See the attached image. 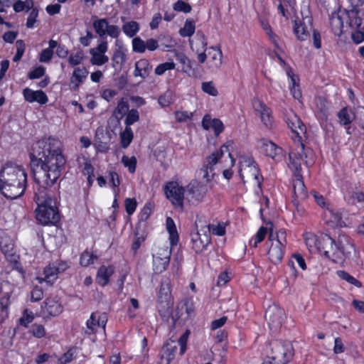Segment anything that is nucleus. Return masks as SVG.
<instances>
[{"instance_id": "f257e3e1", "label": "nucleus", "mask_w": 364, "mask_h": 364, "mask_svg": "<svg viewBox=\"0 0 364 364\" xmlns=\"http://www.w3.org/2000/svg\"><path fill=\"white\" fill-rule=\"evenodd\" d=\"M29 158L36 183L33 198L37 204L36 218L43 225H55L60 218L51 188L66 163L60 141L51 136L38 140L31 146Z\"/></svg>"}, {"instance_id": "f03ea898", "label": "nucleus", "mask_w": 364, "mask_h": 364, "mask_svg": "<svg viewBox=\"0 0 364 364\" xmlns=\"http://www.w3.org/2000/svg\"><path fill=\"white\" fill-rule=\"evenodd\" d=\"M284 120L291 131V139L296 147L289 153L288 167L292 172V204L298 205V200H304L309 197L304 184L301 163L309 168L315 163L314 150L305 146L303 138L306 137V127L300 117L292 109L286 110Z\"/></svg>"}, {"instance_id": "7ed1b4c3", "label": "nucleus", "mask_w": 364, "mask_h": 364, "mask_svg": "<svg viewBox=\"0 0 364 364\" xmlns=\"http://www.w3.org/2000/svg\"><path fill=\"white\" fill-rule=\"evenodd\" d=\"M304 240L310 251L317 250L334 263H343L355 251L353 240L346 235H339L334 240L327 234L318 237L309 232L305 234Z\"/></svg>"}, {"instance_id": "20e7f679", "label": "nucleus", "mask_w": 364, "mask_h": 364, "mask_svg": "<svg viewBox=\"0 0 364 364\" xmlns=\"http://www.w3.org/2000/svg\"><path fill=\"white\" fill-rule=\"evenodd\" d=\"M27 173L21 165L6 162L0 169V192L6 198L16 199L27 188Z\"/></svg>"}, {"instance_id": "39448f33", "label": "nucleus", "mask_w": 364, "mask_h": 364, "mask_svg": "<svg viewBox=\"0 0 364 364\" xmlns=\"http://www.w3.org/2000/svg\"><path fill=\"white\" fill-rule=\"evenodd\" d=\"M294 355L291 343L282 340H273L269 342V351L267 358L273 364H287Z\"/></svg>"}, {"instance_id": "423d86ee", "label": "nucleus", "mask_w": 364, "mask_h": 364, "mask_svg": "<svg viewBox=\"0 0 364 364\" xmlns=\"http://www.w3.org/2000/svg\"><path fill=\"white\" fill-rule=\"evenodd\" d=\"M287 234L284 230H279L275 236L271 232L269 236V240L272 244L269 248L267 255L269 259L274 264L280 263L284 257L285 248L287 245Z\"/></svg>"}, {"instance_id": "0eeeda50", "label": "nucleus", "mask_w": 364, "mask_h": 364, "mask_svg": "<svg viewBox=\"0 0 364 364\" xmlns=\"http://www.w3.org/2000/svg\"><path fill=\"white\" fill-rule=\"evenodd\" d=\"M163 191L173 208L181 212L183 211L185 188L178 181H168L164 185Z\"/></svg>"}, {"instance_id": "6e6552de", "label": "nucleus", "mask_w": 364, "mask_h": 364, "mask_svg": "<svg viewBox=\"0 0 364 364\" xmlns=\"http://www.w3.org/2000/svg\"><path fill=\"white\" fill-rule=\"evenodd\" d=\"M225 151L229 152L228 146L223 144L219 150L213 152L205 158L202 167L198 171V175L205 181V183H210L214 178L215 165L223 156Z\"/></svg>"}, {"instance_id": "1a4fd4ad", "label": "nucleus", "mask_w": 364, "mask_h": 364, "mask_svg": "<svg viewBox=\"0 0 364 364\" xmlns=\"http://www.w3.org/2000/svg\"><path fill=\"white\" fill-rule=\"evenodd\" d=\"M195 302L193 296H186L181 299L176 307L174 320L180 323H186L196 316Z\"/></svg>"}, {"instance_id": "9d476101", "label": "nucleus", "mask_w": 364, "mask_h": 364, "mask_svg": "<svg viewBox=\"0 0 364 364\" xmlns=\"http://www.w3.org/2000/svg\"><path fill=\"white\" fill-rule=\"evenodd\" d=\"M250 168V171L253 178L257 181V186L260 191H262V181L264 180L262 175L261 174L260 169L258 167L256 161L251 155H241L239 156V170L238 173L240 178L245 183L244 180L243 170Z\"/></svg>"}, {"instance_id": "9b49d317", "label": "nucleus", "mask_w": 364, "mask_h": 364, "mask_svg": "<svg viewBox=\"0 0 364 364\" xmlns=\"http://www.w3.org/2000/svg\"><path fill=\"white\" fill-rule=\"evenodd\" d=\"M92 27L101 41L107 40V36L112 38H118L121 34L120 28L117 25H110L106 18L94 20Z\"/></svg>"}, {"instance_id": "f8f14e48", "label": "nucleus", "mask_w": 364, "mask_h": 364, "mask_svg": "<svg viewBox=\"0 0 364 364\" xmlns=\"http://www.w3.org/2000/svg\"><path fill=\"white\" fill-rule=\"evenodd\" d=\"M69 265L65 261H56L49 263L43 269V277H37V280L40 284L46 282L49 285L53 284L57 280L59 274L64 272Z\"/></svg>"}, {"instance_id": "ddd939ff", "label": "nucleus", "mask_w": 364, "mask_h": 364, "mask_svg": "<svg viewBox=\"0 0 364 364\" xmlns=\"http://www.w3.org/2000/svg\"><path fill=\"white\" fill-rule=\"evenodd\" d=\"M309 194L313 196L316 204L324 210L325 218H330L329 220L326 219V223L338 224L341 220V215L338 213H334L333 210L329 208V203L326 202L323 196L315 190L311 191Z\"/></svg>"}, {"instance_id": "4468645a", "label": "nucleus", "mask_w": 364, "mask_h": 364, "mask_svg": "<svg viewBox=\"0 0 364 364\" xmlns=\"http://www.w3.org/2000/svg\"><path fill=\"white\" fill-rule=\"evenodd\" d=\"M186 188L191 200L198 203L203 201L210 187L203 182L192 180L187 185Z\"/></svg>"}, {"instance_id": "2eb2a0df", "label": "nucleus", "mask_w": 364, "mask_h": 364, "mask_svg": "<svg viewBox=\"0 0 364 364\" xmlns=\"http://www.w3.org/2000/svg\"><path fill=\"white\" fill-rule=\"evenodd\" d=\"M108 50L107 40L100 41L95 48L90 50L91 55L90 63L93 65L101 66L109 61V57L105 55Z\"/></svg>"}, {"instance_id": "dca6fc26", "label": "nucleus", "mask_w": 364, "mask_h": 364, "mask_svg": "<svg viewBox=\"0 0 364 364\" xmlns=\"http://www.w3.org/2000/svg\"><path fill=\"white\" fill-rule=\"evenodd\" d=\"M176 60L181 64L182 71L188 76L197 78L200 75V66L195 60L182 53L176 55Z\"/></svg>"}, {"instance_id": "f3484780", "label": "nucleus", "mask_w": 364, "mask_h": 364, "mask_svg": "<svg viewBox=\"0 0 364 364\" xmlns=\"http://www.w3.org/2000/svg\"><path fill=\"white\" fill-rule=\"evenodd\" d=\"M171 250L161 249L153 256L152 269L155 274H160L166 271L169 265Z\"/></svg>"}, {"instance_id": "a211bd4d", "label": "nucleus", "mask_w": 364, "mask_h": 364, "mask_svg": "<svg viewBox=\"0 0 364 364\" xmlns=\"http://www.w3.org/2000/svg\"><path fill=\"white\" fill-rule=\"evenodd\" d=\"M63 311V306L58 298L48 297L41 305V314L44 318L55 317Z\"/></svg>"}, {"instance_id": "6ab92c4d", "label": "nucleus", "mask_w": 364, "mask_h": 364, "mask_svg": "<svg viewBox=\"0 0 364 364\" xmlns=\"http://www.w3.org/2000/svg\"><path fill=\"white\" fill-rule=\"evenodd\" d=\"M264 317L269 326L277 328L282 326L285 317V312L283 308L273 304L268 306Z\"/></svg>"}, {"instance_id": "aec40b11", "label": "nucleus", "mask_w": 364, "mask_h": 364, "mask_svg": "<svg viewBox=\"0 0 364 364\" xmlns=\"http://www.w3.org/2000/svg\"><path fill=\"white\" fill-rule=\"evenodd\" d=\"M261 151L268 157L276 161H282L284 156L283 149L275 143L267 139H261Z\"/></svg>"}, {"instance_id": "412c9836", "label": "nucleus", "mask_w": 364, "mask_h": 364, "mask_svg": "<svg viewBox=\"0 0 364 364\" xmlns=\"http://www.w3.org/2000/svg\"><path fill=\"white\" fill-rule=\"evenodd\" d=\"M255 111L259 114L262 124L267 129H272L274 123L272 109L263 102L259 100Z\"/></svg>"}, {"instance_id": "4be33fe9", "label": "nucleus", "mask_w": 364, "mask_h": 364, "mask_svg": "<svg viewBox=\"0 0 364 364\" xmlns=\"http://www.w3.org/2000/svg\"><path fill=\"white\" fill-rule=\"evenodd\" d=\"M107 322V316L105 313L92 312L90 318L86 321V326L88 329L86 333L89 335L95 334L97 332V327H100L105 330Z\"/></svg>"}, {"instance_id": "5701e85b", "label": "nucleus", "mask_w": 364, "mask_h": 364, "mask_svg": "<svg viewBox=\"0 0 364 364\" xmlns=\"http://www.w3.org/2000/svg\"><path fill=\"white\" fill-rule=\"evenodd\" d=\"M0 249L8 260H16L14 242L4 230L0 231Z\"/></svg>"}, {"instance_id": "b1692460", "label": "nucleus", "mask_w": 364, "mask_h": 364, "mask_svg": "<svg viewBox=\"0 0 364 364\" xmlns=\"http://www.w3.org/2000/svg\"><path fill=\"white\" fill-rule=\"evenodd\" d=\"M24 100L29 102H38L40 105H46L48 102V97L46 92L41 90H33L31 88L26 87L23 90Z\"/></svg>"}, {"instance_id": "393cba45", "label": "nucleus", "mask_w": 364, "mask_h": 364, "mask_svg": "<svg viewBox=\"0 0 364 364\" xmlns=\"http://www.w3.org/2000/svg\"><path fill=\"white\" fill-rule=\"evenodd\" d=\"M286 73L289 79V87L290 92L294 99L299 100L302 97L299 85V77L293 73L292 68L289 65L287 66Z\"/></svg>"}, {"instance_id": "a878e982", "label": "nucleus", "mask_w": 364, "mask_h": 364, "mask_svg": "<svg viewBox=\"0 0 364 364\" xmlns=\"http://www.w3.org/2000/svg\"><path fill=\"white\" fill-rule=\"evenodd\" d=\"M259 23L271 44L273 45L274 48L279 50L280 53H284V50L280 45V38L275 32L273 31L272 28L269 23L268 21L264 18H261L259 19Z\"/></svg>"}, {"instance_id": "bb28decb", "label": "nucleus", "mask_w": 364, "mask_h": 364, "mask_svg": "<svg viewBox=\"0 0 364 364\" xmlns=\"http://www.w3.org/2000/svg\"><path fill=\"white\" fill-rule=\"evenodd\" d=\"M210 240L207 235H203V238L198 232L191 235V248L196 254H201L206 249Z\"/></svg>"}, {"instance_id": "cd10ccee", "label": "nucleus", "mask_w": 364, "mask_h": 364, "mask_svg": "<svg viewBox=\"0 0 364 364\" xmlns=\"http://www.w3.org/2000/svg\"><path fill=\"white\" fill-rule=\"evenodd\" d=\"M151 70V63L146 58H141L135 63L133 75L135 77H140L144 80L149 75Z\"/></svg>"}, {"instance_id": "c85d7f7f", "label": "nucleus", "mask_w": 364, "mask_h": 364, "mask_svg": "<svg viewBox=\"0 0 364 364\" xmlns=\"http://www.w3.org/2000/svg\"><path fill=\"white\" fill-rule=\"evenodd\" d=\"M114 272V267L112 265L105 266L102 265L100 267L97 272L96 282L97 283L104 287L107 286L110 282V277Z\"/></svg>"}, {"instance_id": "c756f323", "label": "nucleus", "mask_w": 364, "mask_h": 364, "mask_svg": "<svg viewBox=\"0 0 364 364\" xmlns=\"http://www.w3.org/2000/svg\"><path fill=\"white\" fill-rule=\"evenodd\" d=\"M177 348V346L175 345L173 342L165 343L160 353L161 362L165 363V364H170L175 358Z\"/></svg>"}, {"instance_id": "7c9ffc66", "label": "nucleus", "mask_w": 364, "mask_h": 364, "mask_svg": "<svg viewBox=\"0 0 364 364\" xmlns=\"http://www.w3.org/2000/svg\"><path fill=\"white\" fill-rule=\"evenodd\" d=\"M208 52L209 56V68L213 69H218L223 63V52L220 46L210 47Z\"/></svg>"}, {"instance_id": "2f4dec72", "label": "nucleus", "mask_w": 364, "mask_h": 364, "mask_svg": "<svg viewBox=\"0 0 364 364\" xmlns=\"http://www.w3.org/2000/svg\"><path fill=\"white\" fill-rule=\"evenodd\" d=\"M329 24L332 33L341 36L343 33V21L338 12H333L329 17Z\"/></svg>"}, {"instance_id": "473e14b6", "label": "nucleus", "mask_w": 364, "mask_h": 364, "mask_svg": "<svg viewBox=\"0 0 364 364\" xmlns=\"http://www.w3.org/2000/svg\"><path fill=\"white\" fill-rule=\"evenodd\" d=\"M166 225L169 235L170 245L171 247L176 246L179 241V235L174 220L168 217L166 220Z\"/></svg>"}, {"instance_id": "72a5a7b5", "label": "nucleus", "mask_w": 364, "mask_h": 364, "mask_svg": "<svg viewBox=\"0 0 364 364\" xmlns=\"http://www.w3.org/2000/svg\"><path fill=\"white\" fill-rule=\"evenodd\" d=\"M293 23V31L296 38L301 41H306L309 36L307 26L299 18L294 20Z\"/></svg>"}, {"instance_id": "f704fd0d", "label": "nucleus", "mask_w": 364, "mask_h": 364, "mask_svg": "<svg viewBox=\"0 0 364 364\" xmlns=\"http://www.w3.org/2000/svg\"><path fill=\"white\" fill-rule=\"evenodd\" d=\"M129 110L128 101L124 97H122L117 102V105L113 112V116L117 121L119 122Z\"/></svg>"}, {"instance_id": "c9c22d12", "label": "nucleus", "mask_w": 364, "mask_h": 364, "mask_svg": "<svg viewBox=\"0 0 364 364\" xmlns=\"http://www.w3.org/2000/svg\"><path fill=\"white\" fill-rule=\"evenodd\" d=\"M88 70L85 67L75 68L73 70V75L70 77L71 84L75 85V87L77 88L80 84L86 79L88 75Z\"/></svg>"}, {"instance_id": "e433bc0d", "label": "nucleus", "mask_w": 364, "mask_h": 364, "mask_svg": "<svg viewBox=\"0 0 364 364\" xmlns=\"http://www.w3.org/2000/svg\"><path fill=\"white\" fill-rule=\"evenodd\" d=\"M352 114H353L350 109L347 107L341 108L337 114L341 125L344 127L349 126L354 118Z\"/></svg>"}, {"instance_id": "4c0bfd02", "label": "nucleus", "mask_w": 364, "mask_h": 364, "mask_svg": "<svg viewBox=\"0 0 364 364\" xmlns=\"http://www.w3.org/2000/svg\"><path fill=\"white\" fill-rule=\"evenodd\" d=\"M97 259L98 256L97 255L86 249L80 254L79 262L82 267H87L93 264Z\"/></svg>"}, {"instance_id": "58836bf2", "label": "nucleus", "mask_w": 364, "mask_h": 364, "mask_svg": "<svg viewBox=\"0 0 364 364\" xmlns=\"http://www.w3.org/2000/svg\"><path fill=\"white\" fill-rule=\"evenodd\" d=\"M122 30L129 38L134 37L140 30L139 23L135 21H130L122 25Z\"/></svg>"}, {"instance_id": "ea45409f", "label": "nucleus", "mask_w": 364, "mask_h": 364, "mask_svg": "<svg viewBox=\"0 0 364 364\" xmlns=\"http://www.w3.org/2000/svg\"><path fill=\"white\" fill-rule=\"evenodd\" d=\"M348 18V25L350 28L364 29V9L360 13L354 14Z\"/></svg>"}, {"instance_id": "a19ab883", "label": "nucleus", "mask_w": 364, "mask_h": 364, "mask_svg": "<svg viewBox=\"0 0 364 364\" xmlns=\"http://www.w3.org/2000/svg\"><path fill=\"white\" fill-rule=\"evenodd\" d=\"M134 139V133L131 127H125L120 133V144L123 149H127Z\"/></svg>"}, {"instance_id": "79ce46f5", "label": "nucleus", "mask_w": 364, "mask_h": 364, "mask_svg": "<svg viewBox=\"0 0 364 364\" xmlns=\"http://www.w3.org/2000/svg\"><path fill=\"white\" fill-rule=\"evenodd\" d=\"M337 276L342 280L347 282L348 283L353 285L357 288L362 287V282L355 278L353 276L350 274L345 270H338L336 272Z\"/></svg>"}, {"instance_id": "37998d69", "label": "nucleus", "mask_w": 364, "mask_h": 364, "mask_svg": "<svg viewBox=\"0 0 364 364\" xmlns=\"http://www.w3.org/2000/svg\"><path fill=\"white\" fill-rule=\"evenodd\" d=\"M196 31V23L193 20L188 18L185 21V24L183 28L179 30V34L182 37H191L192 36Z\"/></svg>"}, {"instance_id": "c03bdc74", "label": "nucleus", "mask_w": 364, "mask_h": 364, "mask_svg": "<svg viewBox=\"0 0 364 364\" xmlns=\"http://www.w3.org/2000/svg\"><path fill=\"white\" fill-rule=\"evenodd\" d=\"M279 1L277 9L282 16L287 18L289 15L287 8L294 9L296 6V0H278Z\"/></svg>"}, {"instance_id": "a18cd8bd", "label": "nucleus", "mask_w": 364, "mask_h": 364, "mask_svg": "<svg viewBox=\"0 0 364 364\" xmlns=\"http://www.w3.org/2000/svg\"><path fill=\"white\" fill-rule=\"evenodd\" d=\"M267 232V228L264 226H261L257 233L250 240V245L255 248L257 247L258 244L264 240Z\"/></svg>"}, {"instance_id": "49530a36", "label": "nucleus", "mask_w": 364, "mask_h": 364, "mask_svg": "<svg viewBox=\"0 0 364 364\" xmlns=\"http://www.w3.org/2000/svg\"><path fill=\"white\" fill-rule=\"evenodd\" d=\"M112 60L113 67L121 66L126 62V55L121 47L114 50Z\"/></svg>"}, {"instance_id": "de8ad7c7", "label": "nucleus", "mask_w": 364, "mask_h": 364, "mask_svg": "<svg viewBox=\"0 0 364 364\" xmlns=\"http://www.w3.org/2000/svg\"><path fill=\"white\" fill-rule=\"evenodd\" d=\"M124 167L128 168L130 173H134L136 169L137 160L134 156L131 157L123 155L121 160Z\"/></svg>"}, {"instance_id": "09e8293b", "label": "nucleus", "mask_w": 364, "mask_h": 364, "mask_svg": "<svg viewBox=\"0 0 364 364\" xmlns=\"http://www.w3.org/2000/svg\"><path fill=\"white\" fill-rule=\"evenodd\" d=\"M77 348L71 347L58 359L59 364H68L77 356Z\"/></svg>"}, {"instance_id": "8fccbe9b", "label": "nucleus", "mask_w": 364, "mask_h": 364, "mask_svg": "<svg viewBox=\"0 0 364 364\" xmlns=\"http://www.w3.org/2000/svg\"><path fill=\"white\" fill-rule=\"evenodd\" d=\"M125 117V127H131L132 124L139 120V113L136 109H130Z\"/></svg>"}, {"instance_id": "3c124183", "label": "nucleus", "mask_w": 364, "mask_h": 364, "mask_svg": "<svg viewBox=\"0 0 364 364\" xmlns=\"http://www.w3.org/2000/svg\"><path fill=\"white\" fill-rule=\"evenodd\" d=\"M34 320V315L32 311H30L28 309L23 311L22 316L18 319V325L27 328L28 324L32 323Z\"/></svg>"}, {"instance_id": "603ef678", "label": "nucleus", "mask_w": 364, "mask_h": 364, "mask_svg": "<svg viewBox=\"0 0 364 364\" xmlns=\"http://www.w3.org/2000/svg\"><path fill=\"white\" fill-rule=\"evenodd\" d=\"M29 333L33 337L41 339L46 334V328L42 324L33 323L29 329Z\"/></svg>"}, {"instance_id": "864d4df0", "label": "nucleus", "mask_w": 364, "mask_h": 364, "mask_svg": "<svg viewBox=\"0 0 364 364\" xmlns=\"http://www.w3.org/2000/svg\"><path fill=\"white\" fill-rule=\"evenodd\" d=\"M152 205L151 203H146L138 214V222H146L151 213Z\"/></svg>"}, {"instance_id": "5fc2aeb1", "label": "nucleus", "mask_w": 364, "mask_h": 364, "mask_svg": "<svg viewBox=\"0 0 364 364\" xmlns=\"http://www.w3.org/2000/svg\"><path fill=\"white\" fill-rule=\"evenodd\" d=\"M176 64L173 61L165 62L157 65L154 72L156 75H162L165 73L166 71L173 70Z\"/></svg>"}, {"instance_id": "6e6d98bb", "label": "nucleus", "mask_w": 364, "mask_h": 364, "mask_svg": "<svg viewBox=\"0 0 364 364\" xmlns=\"http://www.w3.org/2000/svg\"><path fill=\"white\" fill-rule=\"evenodd\" d=\"M16 52L14 56L13 57L14 62H18L23 57L25 50H26V44L23 40H17L16 41Z\"/></svg>"}, {"instance_id": "4d7b16f0", "label": "nucleus", "mask_w": 364, "mask_h": 364, "mask_svg": "<svg viewBox=\"0 0 364 364\" xmlns=\"http://www.w3.org/2000/svg\"><path fill=\"white\" fill-rule=\"evenodd\" d=\"M174 117L177 122L182 123L192 119L193 113L188 111H176Z\"/></svg>"}, {"instance_id": "13d9d810", "label": "nucleus", "mask_w": 364, "mask_h": 364, "mask_svg": "<svg viewBox=\"0 0 364 364\" xmlns=\"http://www.w3.org/2000/svg\"><path fill=\"white\" fill-rule=\"evenodd\" d=\"M84 55L82 51H77L75 53H71L68 58V63L72 67L80 65L83 60Z\"/></svg>"}, {"instance_id": "bf43d9fd", "label": "nucleus", "mask_w": 364, "mask_h": 364, "mask_svg": "<svg viewBox=\"0 0 364 364\" xmlns=\"http://www.w3.org/2000/svg\"><path fill=\"white\" fill-rule=\"evenodd\" d=\"M201 89L203 92L213 97H216L218 95V91L212 81L202 82Z\"/></svg>"}, {"instance_id": "052dcab7", "label": "nucleus", "mask_w": 364, "mask_h": 364, "mask_svg": "<svg viewBox=\"0 0 364 364\" xmlns=\"http://www.w3.org/2000/svg\"><path fill=\"white\" fill-rule=\"evenodd\" d=\"M132 50L134 52L143 53L146 50L145 41L139 37H135L132 40Z\"/></svg>"}, {"instance_id": "680f3d73", "label": "nucleus", "mask_w": 364, "mask_h": 364, "mask_svg": "<svg viewBox=\"0 0 364 364\" xmlns=\"http://www.w3.org/2000/svg\"><path fill=\"white\" fill-rule=\"evenodd\" d=\"M190 333L191 331L189 329H186L185 332L178 338V342L180 346L181 355H183L186 350L188 339Z\"/></svg>"}, {"instance_id": "e2e57ef3", "label": "nucleus", "mask_w": 364, "mask_h": 364, "mask_svg": "<svg viewBox=\"0 0 364 364\" xmlns=\"http://www.w3.org/2000/svg\"><path fill=\"white\" fill-rule=\"evenodd\" d=\"M211 128L213 130L214 135L218 137L221 133L224 132L225 126L223 122L218 118H213L212 119Z\"/></svg>"}, {"instance_id": "0e129e2a", "label": "nucleus", "mask_w": 364, "mask_h": 364, "mask_svg": "<svg viewBox=\"0 0 364 364\" xmlns=\"http://www.w3.org/2000/svg\"><path fill=\"white\" fill-rule=\"evenodd\" d=\"M173 9L176 11L188 14L191 11L192 8H191V6L188 3H187L183 0H178L173 4Z\"/></svg>"}, {"instance_id": "69168bd1", "label": "nucleus", "mask_w": 364, "mask_h": 364, "mask_svg": "<svg viewBox=\"0 0 364 364\" xmlns=\"http://www.w3.org/2000/svg\"><path fill=\"white\" fill-rule=\"evenodd\" d=\"M124 206L127 213L132 215L137 208V201L136 198H127L124 200Z\"/></svg>"}, {"instance_id": "338daca9", "label": "nucleus", "mask_w": 364, "mask_h": 364, "mask_svg": "<svg viewBox=\"0 0 364 364\" xmlns=\"http://www.w3.org/2000/svg\"><path fill=\"white\" fill-rule=\"evenodd\" d=\"M45 74L46 68L42 65H39L28 73V77L30 80L39 79L43 77Z\"/></svg>"}, {"instance_id": "774afa93", "label": "nucleus", "mask_w": 364, "mask_h": 364, "mask_svg": "<svg viewBox=\"0 0 364 364\" xmlns=\"http://www.w3.org/2000/svg\"><path fill=\"white\" fill-rule=\"evenodd\" d=\"M355 29L351 33L352 41L355 44H359L364 41V29H360L359 28H352Z\"/></svg>"}]
</instances>
